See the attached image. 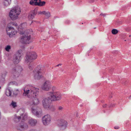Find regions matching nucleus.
I'll return each instance as SVG.
<instances>
[{
  "label": "nucleus",
  "instance_id": "f257e3e1",
  "mask_svg": "<svg viewBox=\"0 0 131 131\" xmlns=\"http://www.w3.org/2000/svg\"><path fill=\"white\" fill-rule=\"evenodd\" d=\"M38 88L31 85L27 86L24 88L23 95L31 97L29 102L30 105H37L39 103V102L38 99L36 97L38 96Z\"/></svg>",
  "mask_w": 131,
  "mask_h": 131
},
{
  "label": "nucleus",
  "instance_id": "f03ea898",
  "mask_svg": "<svg viewBox=\"0 0 131 131\" xmlns=\"http://www.w3.org/2000/svg\"><path fill=\"white\" fill-rule=\"evenodd\" d=\"M47 94L48 99L51 101H55L60 100L62 98L61 95L58 92H48Z\"/></svg>",
  "mask_w": 131,
  "mask_h": 131
},
{
  "label": "nucleus",
  "instance_id": "7ed1b4c3",
  "mask_svg": "<svg viewBox=\"0 0 131 131\" xmlns=\"http://www.w3.org/2000/svg\"><path fill=\"white\" fill-rule=\"evenodd\" d=\"M21 10L18 7H15L10 11L9 16L12 20H16L18 18V16Z\"/></svg>",
  "mask_w": 131,
  "mask_h": 131
},
{
  "label": "nucleus",
  "instance_id": "20e7f679",
  "mask_svg": "<svg viewBox=\"0 0 131 131\" xmlns=\"http://www.w3.org/2000/svg\"><path fill=\"white\" fill-rule=\"evenodd\" d=\"M37 56L36 53L34 52H31L28 53L25 57V62L26 63H30L34 60L36 59Z\"/></svg>",
  "mask_w": 131,
  "mask_h": 131
},
{
  "label": "nucleus",
  "instance_id": "39448f33",
  "mask_svg": "<svg viewBox=\"0 0 131 131\" xmlns=\"http://www.w3.org/2000/svg\"><path fill=\"white\" fill-rule=\"evenodd\" d=\"M23 70L21 67L17 66L13 68L11 71L12 75L14 78L18 77L20 72Z\"/></svg>",
  "mask_w": 131,
  "mask_h": 131
},
{
  "label": "nucleus",
  "instance_id": "423d86ee",
  "mask_svg": "<svg viewBox=\"0 0 131 131\" xmlns=\"http://www.w3.org/2000/svg\"><path fill=\"white\" fill-rule=\"evenodd\" d=\"M21 50H18L14 56L13 61L15 64H17L20 61V57L21 56Z\"/></svg>",
  "mask_w": 131,
  "mask_h": 131
},
{
  "label": "nucleus",
  "instance_id": "0eeeda50",
  "mask_svg": "<svg viewBox=\"0 0 131 131\" xmlns=\"http://www.w3.org/2000/svg\"><path fill=\"white\" fill-rule=\"evenodd\" d=\"M51 117L50 115L48 114L42 117V122L43 124L47 126L49 124L51 121Z\"/></svg>",
  "mask_w": 131,
  "mask_h": 131
},
{
  "label": "nucleus",
  "instance_id": "6e6552de",
  "mask_svg": "<svg viewBox=\"0 0 131 131\" xmlns=\"http://www.w3.org/2000/svg\"><path fill=\"white\" fill-rule=\"evenodd\" d=\"M20 39V41L22 43L29 44L31 42V37H29V35L28 36L26 35H23Z\"/></svg>",
  "mask_w": 131,
  "mask_h": 131
},
{
  "label": "nucleus",
  "instance_id": "1a4fd4ad",
  "mask_svg": "<svg viewBox=\"0 0 131 131\" xmlns=\"http://www.w3.org/2000/svg\"><path fill=\"white\" fill-rule=\"evenodd\" d=\"M41 88L44 90L47 91L50 90L51 88L50 81L49 80L46 81L42 86Z\"/></svg>",
  "mask_w": 131,
  "mask_h": 131
},
{
  "label": "nucleus",
  "instance_id": "9d476101",
  "mask_svg": "<svg viewBox=\"0 0 131 131\" xmlns=\"http://www.w3.org/2000/svg\"><path fill=\"white\" fill-rule=\"evenodd\" d=\"M6 31L8 35L10 37H12L16 34L13 27L10 26L9 25L7 28Z\"/></svg>",
  "mask_w": 131,
  "mask_h": 131
},
{
  "label": "nucleus",
  "instance_id": "9b49d317",
  "mask_svg": "<svg viewBox=\"0 0 131 131\" xmlns=\"http://www.w3.org/2000/svg\"><path fill=\"white\" fill-rule=\"evenodd\" d=\"M31 111L32 113L38 117H40L41 116L42 111L39 108H31Z\"/></svg>",
  "mask_w": 131,
  "mask_h": 131
},
{
  "label": "nucleus",
  "instance_id": "f8f14e48",
  "mask_svg": "<svg viewBox=\"0 0 131 131\" xmlns=\"http://www.w3.org/2000/svg\"><path fill=\"white\" fill-rule=\"evenodd\" d=\"M67 125V122L66 121L63 119L59 121L58 124V126L62 130L65 129L66 128Z\"/></svg>",
  "mask_w": 131,
  "mask_h": 131
},
{
  "label": "nucleus",
  "instance_id": "ddd939ff",
  "mask_svg": "<svg viewBox=\"0 0 131 131\" xmlns=\"http://www.w3.org/2000/svg\"><path fill=\"white\" fill-rule=\"evenodd\" d=\"M50 100H49L48 98L44 99L42 101V103L43 106L44 108L46 109L49 108V105H50Z\"/></svg>",
  "mask_w": 131,
  "mask_h": 131
},
{
  "label": "nucleus",
  "instance_id": "4468645a",
  "mask_svg": "<svg viewBox=\"0 0 131 131\" xmlns=\"http://www.w3.org/2000/svg\"><path fill=\"white\" fill-rule=\"evenodd\" d=\"M34 70L39 73L42 74L45 71V68L44 66L40 65L38 66Z\"/></svg>",
  "mask_w": 131,
  "mask_h": 131
},
{
  "label": "nucleus",
  "instance_id": "2eb2a0df",
  "mask_svg": "<svg viewBox=\"0 0 131 131\" xmlns=\"http://www.w3.org/2000/svg\"><path fill=\"white\" fill-rule=\"evenodd\" d=\"M28 126L26 124H21L18 125L17 127V129L20 130H23L28 128Z\"/></svg>",
  "mask_w": 131,
  "mask_h": 131
},
{
  "label": "nucleus",
  "instance_id": "dca6fc26",
  "mask_svg": "<svg viewBox=\"0 0 131 131\" xmlns=\"http://www.w3.org/2000/svg\"><path fill=\"white\" fill-rule=\"evenodd\" d=\"M28 123L29 126L34 127L36 125L37 121L36 119L31 118L28 120Z\"/></svg>",
  "mask_w": 131,
  "mask_h": 131
},
{
  "label": "nucleus",
  "instance_id": "f3484780",
  "mask_svg": "<svg viewBox=\"0 0 131 131\" xmlns=\"http://www.w3.org/2000/svg\"><path fill=\"white\" fill-rule=\"evenodd\" d=\"M34 77L35 80H39L42 78V74L34 70Z\"/></svg>",
  "mask_w": 131,
  "mask_h": 131
},
{
  "label": "nucleus",
  "instance_id": "a211bd4d",
  "mask_svg": "<svg viewBox=\"0 0 131 131\" xmlns=\"http://www.w3.org/2000/svg\"><path fill=\"white\" fill-rule=\"evenodd\" d=\"M37 14V11L34 10L32 11L28 15V18L30 19H33Z\"/></svg>",
  "mask_w": 131,
  "mask_h": 131
},
{
  "label": "nucleus",
  "instance_id": "6ab92c4d",
  "mask_svg": "<svg viewBox=\"0 0 131 131\" xmlns=\"http://www.w3.org/2000/svg\"><path fill=\"white\" fill-rule=\"evenodd\" d=\"M32 31L31 29H28L25 31L24 33L22 32H20L21 34L27 36L29 35V37H30Z\"/></svg>",
  "mask_w": 131,
  "mask_h": 131
},
{
  "label": "nucleus",
  "instance_id": "aec40b11",
  "mask_svg": "<svg viewBox=\"0 0 131 131\" xmlns=\"http://www.w3.org/2000/svg\"><path fill=\"white\" fill-rule=\"evenodd\" d=\"M21 112L22 113H21L20 114V116L22 117V119H21V121L23 122L25 120L27 119V114L24 113V111L23 110H21Z\"/></svg>",
  "mask_w": 131,
  "mask_h": 131
},
{
  "label": "nucleus",
  "instance_id": "412c9836",
  "mask_svg": "<svg viewBox=\"0 0 131 131\" xmlns=\"http://www.w3.org/2000/svg\"><path fill=\"white\" fill-rule=\"evenodd\" d=\"M21 119V117L20 116H17L16 115H15L14 120L15 122H18L20 121Z\"/></svg>",
  "mask_w": 131,
  "mask_h": 131
},
{
  "label": "nucleus",
  "instance_id": "4be33fe9",
  "mask_svg": "<svg viewBox=\"0 0 131 131\" xmlns=\"http://www.w3.org/2000/svg\"><path fill=\"white\" fill-rule=\"evenodd\" d=\"M46 3L45 1H41V0H38L37 3V6H44Z\"/></svg>",
  "mask_w": 131,
  "mask_h": 131
},
{
  "label": "nucleus",
  "instance_id": "5701e85b",
  "mask_svg": "<svg viewBox=\"0 0 131 131\" xmlns=\"http://www.w3.org/2000/svg\"><path fill=\"white\" fill-rule=\"evenodd\" d=\"M11 0H4L3 2V4L5 6H8L11 3Z\"/></svg>",
  "mask_w": 131,
  "mask_h": 131
},
{
  "label": "nucleus",
  "instance_id": "b1692460",
  "mask_svg": "<svg viewBox=\"0 0 131 131\" xmlns=\"http://www.w3.org/2000/svg\"><path fill=\"white\" fill-rule=\"evenodd\" d=\"M5 94L8 96H10L12 94V92L10 89L8 88L6 89L5 91Z\"/></svg>",
  "mask_w": 131,
  "mask_h": 131
},
{
  "label": "nucleus",
  "instance_id": "393cba45",
  "mask_svg": "<svg viewBox=\"0 0 131 131\" xmlns=\"http://www.w3.org/2000/svg\"><path fill=\"white\" fill-rule=\"evenodd\" d=\"M38 0H31L29 2V4L32 5L37 6Z\"/></svg>",
  "mask_w": 131,
  "mask_h": 131
},
{
  "label": "nucleus",
  "instance_id": "a878e982",
  "mask_svg": "<svg viewBox=\"0 0 131 131\" xmlns=\"http://www.w3.org/2000/svg\"><path fill=\"white\" fill-rule=\"evenodd\" d=\"M47 110H50L52 111H54L56 110V108L55 107L52 105H49V108H46Z\"/></svg>",
  "mask_w": 131,
  "mask_h": 131
},
{
  "label": "nucleus",
  "instance_id": "bb28decb",
  "mask_svg": "<svg viewBox=\"0 0 131 131\" xmlns=\"http://www.w3.org/2000/svg\"><path fill=\"white\" fill-rule=\"evenodd\" d=\"M118 30L116 29H113L112 31V32L113 34H116L118 32Z\"/></svg>",
  "mask_w": 131,
  "mask_h": 131
},
{
  "label": "nucleus",
  "instance_id": "cd10ccee",
  "mask_svg": "<svg viewBox=\"0 0 131 131\" xmlns=\"http://www.w3.org/2000/svg\"><path fill=\"white\" fill-rule=\"evenodd\" d=\"M44 15L48 17H49L50 16V13L49 12H46L45 11Z\"/></svg>",
  "mask_w": 131,
  "mask_h": 131
},
{
  "label": "nucleus",
  "instance_id": "c85d7f7f",
  "mask_svg": "<svg viewBox=\"0 0 131 131\" xmlns=\"http://www.w3.org/2000/svg\"><path fill=\"white\" fill-rule=\"evenodd\" d=\"M5 49L6 51L8 52L11 49V46L10 45H7L5 48Z\"/></svg>",
  "mask_w": 131,
  "mask_h": 131
},
{
  "label": "nucleus",
  "instance_id": "c756f323",
  "mask_svg": "<svg viewBox=\"0 0 131 131\" xmlns=\"http://www.w3.org/2000/svg\"><path fill=\"white\" fill-rule=\"evenodd\" d=\"M63 109V107L62 106H59L58 107V110L60 112L62 111Z\"/></svg>",
  "mask_w": 131,
  "mask_h": 131
},
{
  "label": "nucleus",
  "instance_id": "7c9ffc66",
  "mask_svg": "<svg viewBox=\"0 0 131 131\" xmlns=\"http://www.w3.org/2000/svg\"><path fill=\"white\" fill-rule=\"evenodd\" d=\"M9 25V26H12H12H17V24L16 23H11L8 25H8Z\"/></svg>",
  "mask_w": 131,
  "mask_h": 131
},
{
  "label": "nucleus",
  "instance_id": "2f4dec72",
  "mask_svg": "<svg viewBox=\"0 0 131 131\" xmlns=\"http://www.w3.org/2000/svg\"><path fill=\"white\" fill-rule=\"evenodd\" d=\"M19 92L18 90L17 89L16 91H14L13 93L14 95L15 96H16L17 95Z\"/></svg>",
  "mask_w": 131,
  "mask_h": 131
},
{
  "label": "nucleus",
  "instance_id": "473e14b6",
  "mask_svg": "<svg viewBox=\"0 0 131 131\" xmlns=\"http://www.w3.org/2000/svg\"><path fill=\"white\" fill-rule=\"evenodd\" d=\"M31 63V62H30V63H29V65H28V67L31 70V69H32V63Z\"/></svg>",
  "mask_w": 131,
  "mask_h": 131
},
{
  "label": "nucleus",
  "instance_id": "72a5a7b5",
  "mask_svg": "<svg viewBox=\"0 0 131 131\" xmlns=\"http://www.w3.org/2000/svg\"><path fill=\"white\" fill-rule=\"evenodd\" d=\"M16 102H13V101L12 103V105L14 107H15L16 106Z\"/></svg>",
  "mask_w": 131,
  "mask_h": 131
},
{
  "label": "nucleus",
  "instance_id": "f704fd0d",
  "mask_svg": "<svg viewBox=\"0 0 131 131\" xmlns=\"http://www.w3.org/2000/svg\"><path fill=\"white\" fill-rule=\"evenodd\" d=\"M45 11H42V12H41V11H39L38 12V13L39 14H44L45 13Z\"/></svg>",
  "mask_w": 131,
  "mask_h": 131
},
{
  "label": "nucleus",
  "instance_id": "c9c22d12",
  "mask_svg": "<svg viewBox=\"0 0 131 131\" xmlns=\"http://www.w3.org/2000/svg\"><path fill=\"white\" fill-rule=\"evenodd\" d=\"M57 78L56 77L54 76V75H53V78L52 79V80L53 81H55L57 79Z\"/></svg>",
  "mask_w": 131,
  "mask_h": 131
},
{
  "label": "nucleus",
  "instance_id": "e433bc0d",
  "mask_svg": "<svg viewBox=\"0 0 131 131\" xmlns=\"http://www.w3.org/2000/svg\"><path fill=\"white\" fill-rule=\"evenodd\" d=\"M114 106V104H111L109 105L108 106V107L109 108H111L112 107H113Z\"/></svg>",
  "mask_w": 131,
  "mask_h": 131
},
{
  "label": "nucleus",
  "instance_id": "4c0bfd02",
  "mask_svg": "<svg viewBox=\"0 0 131 131\" xmlns=\"http://www.w3.org/2000/svg\"><path fill=\"white\" fill-rule=\"evenodd\" d=\"M101 15L103 16V17H105L106 15V14H105L101 13L100 15Z\"/></svg>",
  "mask_w": 131,
  "mask_h": 131
},
{
  "label": "nucleus",
  "instance_id": "58836bf2",
  "mask_svg": "<svg viewBox=\"0 0 131 131\" xmlns=\"http://www.w3.org/2000/svg\"><path fill=\"white\" fill-rule=\"evenodd\" d=\"M107 106V104H103V108H106V107Z\"/></svg>",
  "mask_w": 131,
  "mask_h": 131
},
{
  "label": "nucleus",
  "instance_id": "ea45409f",
  "mask_svg": "<svg viewBox=\"0 0 131 131\" xmlns=\"http://www.w3.org/2000/svg\"><path fill=\"white\" fill-rule=\"evenodd\" d=\"M114 128L115 129H118L119 128V127L118 126H115L114 127Z\"/></svg>",
  "mask_w": 131,
  "mask_h": 131
},
{
  "label": "nucleus",
  "instance_id": "a19ab883",
  "mask_svg": "<svg viewBox=\"0 0 131 131\" xmlns=\"http://www.w3.org/2000/svg\"><path fill=\"white\" fill-rule=\"evenodd\" d=\"M29 131H37V130L34 129H32L30 130Z\"/></svg>",
  "mask_w": 131,
  "mask_h": 131
},
{
  "label": "nucleus",
  "instance_id": "79ce46f5",
  "mask_svg": "<svg viewBox=\"0 0 131 131\" xmlns=\"http://www.w3.org/2000/svg\"><path fill=\"white\" fill-rule=\"evenodd\" d=\"M94 0H91L90 1V3H92L94 2Z\"/></svg>",
  "mask_w": 131,
  "mask_h": 131
},
{
  "label": "nucleus",
  "instance_id": "37998d69",
  "mask_svg": "<svg viewBox=\"0 0 131 131\" xmlns=\"http://www.w3.org/2000/svg\"><path fill=\"white\" fill-rule=\"evenodd\" d=\"M61 64H58V65H57L56 66H58V67L59 66H61Z\"/></svg>",
  "mask_w": 131,
  "mask_h": 131
},
{
  "label": "nucleus",
  "instance_id": "c03bdc74",
  "mask_svg": "<svg viewBox=\"0 0 131 131\" xmlns=\"http://www.w3.org/2000/svg\"><path fill=\"white\" fill-rule=\"evenodd\" d=\"M131 96H130L129 97V99H130V98H131Z\"/></svg>",
  "mask_w": 131,
  "mask_h": 131
},
{
  "label": "nucleus",
  "instance_id": "a18cd8bd",
  "mask_svg": "<svg viewBox=\"0 0 131 131\" xmlns=\"http://www.w3.org/2000/svg\"><path fill=\"white\" fill-rule=\"evenodd\" d=\"M112 96H110V98H112Z\"/></svg>",
  "mask_w": 131,
  "mask_h": 131
},
{
  "label": "nucleus",
  "instance_id": "49530a36",
  "mask_svg": "<svg viewBox=\"0 0 131 131\" xmlns=\"http://www.w3.org/2000/svg\"><path fill=\"white\" fill-rule=\"evenodd\" d=\"M124 41H126V40H125Z\"/></svg>",
  "mask_w": 131,
  "mask_h": 131
},
{
  "label": "nucleus",
  "instance_id": "de8ad7c7",
  "mask_svg": "<svg viewBox=\"0 0 131 131\" xmlns=\"http://www.w3.org/2000/svg\"><path fill=\"white\" fill-rule=\"evenodd\" d=\"M1 88V86H0V89Z\"/></svg>",
  "mask_w": 131,
  "mask_h": 131
},
{
  "label": "nucleus",
  "instance_id": "09e8293b",
  "mask_svg": "<svg viewBox=\"0 0 131 131\" xmlns=\"http://www.w3.org/2000/svg\"><path fill=\"white\" fill-rule=\"evenodd\" d=\"M94 28V29L96 28H95H95Z\"/></svg>",
  "mask_w": 131,
  "mask_h": 131
}]
</instances>
